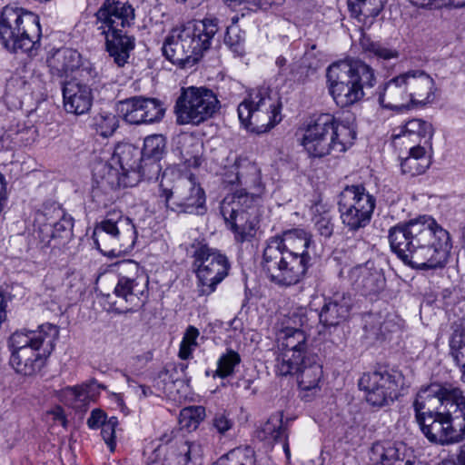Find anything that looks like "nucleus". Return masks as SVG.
Listing matches in <instances>:
<instances>
[{
    "label": "nucleus",
    "mask_w": 465,
    "mask_h": 465,
    "mask_svg": "<svg viewBox=\"0 0 465 465\" xmlns=\"http://www.w3.org/2000/svg\"><path fill=\"white\" fill-rule=\"evenodd\" d=\"M412 406L430 442L444 446L465 439V395L459 386L431 382L419 391Z\"/></svg>",
    "instance_id": "obj_1"
},
{
    "label": "nucleus",
    "mask_w": 465,
    "mask_h": 465,
    "mask_svg": "<svg viewBox=\"0 0 465 465\" xmlns=\"http://www.w3.org/2000/svg\"><path fill=\"white\" fill-rule=\"evenodd\" d=\"M388 239L391 252L416 270L442 269L452 248L449 232L430 215L398 223L389 230Z\"/></svg>",
    "instance_id": "obj_2"
},
{
    "label": "nucleus",
    "mask_w": 465,
    "mask_h": 465,
    "mask_svg": "<svg viewBox=\"0 0 465 465\" xmlns=\"http://www.w3.org/2000/svg\"><path fill=\"white\" fill-rule=\"evenodd\" d=\"M58 335L56 326L45 323L37 330L15 331L7 339L9 364L20 375H35L45 366Z\"/></svg>",
    "instance_id": "obj_3"
},
{
    "label": "nucleus",
    "mask_w": 465,
    "mask_h": 465,
    "mask_svg": "<svg viewBox=\"0 0 465 465\" xmlns=\"http://www.w3.org/2000/svg\"><path fill=\"white\" fill-rule=\"evenodd\" d=\"M326 78L329 93L340 107L361 101L377 82L374 69L361 60L331 64Z\"/></svg>",
    "instance_id": "obj_4"
},
{
    "label": "nucleus",
    "mask_w": 465,
    "mask_h": 465,
    "mask_svg": "<svg viewBox=\"0 0 465 465\" xmlns=\"http://www.w3.org/2000/svg\"><path fill=\"white\" fill-rule=\"evenodd\" d=\"M355 138L352 122L340 121L331 114H322L305 129L302 145L310 157L322 158L331 153L345 152Z\"/></svg>",
    "instance_id": "obj_5"
},
{
    "label": "nucleus",
    "mask_w": 465,
    "mask_h": 465,
    "mask_svg": "<svg viewBox=\"0 0 465 465\" xmlns=\"http://www.w3.org/2000/svg\"><path fill=\"white\" fill-rule=\"evenodd\" d=\"M38 16L22 8L6 5L0 15V43L10 53L35 55L40 47Z\"/></svg>",
    "instance_id": "obj_6"
},
{
    "label": "nucleus",
    "mask_w": 465,
    "mask_h": 465,
    "mask_svg": "<svg viewBox=\"0 0 465 465\" xmlns=\"http://www.w3.org/2000/svg\"><path fill=\"white\" fill-rule=\"evenodd\" d=\"M93 239L97 249L109 257H117L132 251L137 239L134 222L121 212L114 211L96 224Z\"/></svg>",
    "instance_id": "obj_7"
},
{
    "label": "nucleus",
    "mask_w": 465,
    "mask_h": 465,
    "mask_svg": "<svg viewBox=\"0 0 465 465\" xmlns=\"http://www.w3.org/2000/svg\"><path fill=\"white\" fill-rule=\"evenodd\" d=\"M279 245L266 244L261 266L272 283L280 287H289L300 282L310 266L311 253L283 252Z\"/></svg>",
    "instance_id": "obj_8"
},
{
    "label": "nucleus",
    "mask_w": 465,
    "mask_h": 465,
    "mask_svg": "<svg viewBox=\"0 0 465 465\" xmlns=\"http://www.w3.org/2000/svg\"><path fill=\"white\" fill-rule=\"evenodd\" d=\"M220 212L227 228L238 243L251 242L256 234L259 219L256 198L248 193H233L224 197Z\"/></svg>",
    "instance_id": "obj_9"
},
{
    "label": "nucleus",
    "mask_w": 465,
    "mask_h": 465,
    "mask_svg": "<svg viewBox=\"0 0 465 465\" xmlns=\"http://www.w3.org/2000/svg\"><path fill=\"white\" fill-rule=\"evenodd\" d=\"M118 281L114 295L118 299L113 302L124 305L116 308L119 312H136L143 308L148 298L149 277L134 260H124L117 263Z\"/></svg>",
    "instance_id": "obj_10"
},
{
    "label": "nucleus",
    "mask_w": 465,
    "mask_h": 465,
    "mask_svg": "<svg viewBox=\"0 0 465 465\" xmlns=\"http://www.w3.org/2000/svg\"><path fill=\"white\" fill-rule=\"evenodd\" d=\"M241 123L251 132L263 134L281 122V104L265 89L249 94L238 105Z\"/></svg>",
    "instance_id": "obj_11"
},
{
    "label": "nucleus",
    "mask_w": 465,
    "mask_h": 465,
    "mask_svg": "<svg viewBox=\"0 0 465 465\" xmlns=\"http://www.w3.org/2000/svg\"><path fill=\"white\" fill-rule=\"evenodd\" d=\"M160 441L148 465H203L205 445L201 440L190 441L170 430Z\"/></svg>",
    "instance_id": "obj_12"
},
{
    "label": "nucleus",
    "mask_w": 465,
    "mask_h": 465,
    "mask_svg": "<svg viewBox=\"0 0 465 465\" xmlns=\"http://www.w3.org/2000/svg\"><path fill=\"white\" fill-rule=\"evenodd\" d=\"M375 206V197L361 184L347 185L338 195L341 222L351 232H357L370 223Z\"/></svg>",
    "instance_id": "obj_13"
},
{
    "label": "nucleus",
    "mask_w": 465,
    "mask_h": 465,
    "mask_svg": "<svg viewBox=\"0 0 465 465\" xmlns=\"http://www.w3.org/2000/svg\"><path fill=\"white\" fill-rule=\"evenodd\" d=\"M170 173L173 171L168 168L163 172L159 185V196L166 208L175 213L203 214L206 210L203 189L192 177L180 179L172 188H168L164 180Z\"/></svg>",
    "instance_id": "obj_14"
},
{
    "label": "nucleus",
    "mask_w": 465,
    "mask_h": 465,
    "mask_svg": "<svg viewBox=\"0 0 465 465\" xmlns=\"http://www.w3.org/2000/svg\"><path fill=\"white\" fill-rule=\"evenodd\" d=\"M219 108L216 94L206 87L182 88L174 113L179 124L198 125L211 118Z\"/></svg>",
    "instance_id": "obj_15"
},
{
    "label": "nucleus",
    "mask_w": 465,
    "mask_h": 465,
    "mask_svg": "<svg viewBox=\"0 0 465 465\" xmlns=\"http://www.w3.org/2000/svg\"><path fill=\"white\" fill-rule=\"evenodd\" d=\"M196 267L197 291L200 296H208L215 292L219 283L228 275L230 262L219 250L200 244L193 252Z\"/></svg>",
    "instance_id": "obj_16"
},
{
    "label": "nucleus",
    "mask_w": 465,
    "mask_h": 465,
    "mask_svg": "<svg viewBox=\"0 0 465 465\" xmlns=\"http://www.w3.org/2000/svg\"><path fill=\"white\" fill-rule=\"evenodd\" d=\"M400 375L387 370L364 373L359 387L366 392V401L374 407H384L392 403L399 395Z\"/></svg>",
    "instance_id": "obj_17"
},
{
    "label": "nucleus",
    "mask_w": 465,
    "mask_h": 465,
    "mask_svg": "<svg viewBox=\"0 0 465 465\" xmlns=\"http://www.w3.org/2000/svg\"><path fill=\"white\" fill-rule=\"evenodd\" d=\"M193 65L210 49L212 39L218 32L217 19L193 20L177 26Z\"/></svg>",
    "instance_id": "obj_18"
},
{
    "label": "nucleus",
    "mask_w": 465,
    "mask_h": 465,
    "mask_svg": "<svg viewBox=\"0 0 465 465\" xmlns=\"http://www.w3.org/2000/svg\"><path fill=\"white\" fill-rule=\"evenodd\" d=\"M73 226L72 217L55 204L45 206L35 218V232L45 245H49L53 240L68 239Z\"/></svg>",
    "instance_id": "obj_19"
},
{
    "label": "nucleus",
    "mask_w": 465,
    "mask_h": 465,
    "mask_svg": "<svg viewBox=\"0 0 465 465\" xmlns=\"http://www.w3.org/2000/svg\"><path fill=\"white\" fill-rule=\"evenodd\" d=\"M166 108L157 98L133 96L117 104V112L130 124H150L159 123L164 116Z\"/></svg>",
    "instance_id": "obj_20"
},
{
    "label": "nucleus",
    "mask_w": 465,
    "mask_h": 465,
    "mask_svg": "<svg viewBox=\"0 0 465 465\" xmlns=\"http://www.w3.org/2000/svg\"><path fill=\"white\" fill-rule=\"evenodd\" d=\"M278 354L276 357V372L282 376L296 368V360L310 354L307 351V336L305 331H279L277 338Z\"/></svg>",
    "instance_id": "obj_21"
},
{
    "label": "nucleus",
    "mask_w": 465,
    "mask_h": 465,
    "mask_svg": "<svg viewBox=\"0 0 465 465\" xmlns=\"http://www.w3.org/2000/svg\"><path fill=\"white\" fill-rule=\"evenodd\" d=\"M94 16L95 25L100 33L124 30L134 24L135 9L127 1L104 0Z\"/></svg>",
    "instance_id": "obj_22"
},
{
    "label": "nucleus",
    "mask_w": 465,
    "mask_h": 465,
    "mask_svg": "<svg viewBox=\"0 0 465 465\" xmlns=\"http://www.w3.org/2000/svg\"><path fill=\"white\" fill-rule=\"evenodd\" d=\"M409 108L424 106L434 100L435 82L425 71L411 69L403 73Z\"/></svg>",
    "instance_id": "obj_23"
},
{
    "label": "nucleus",
    "mask_w": 465,
    "mask_h": 465,
    "mask_svg": "<svg viewBox=\"0 0 465 465\" xmlns=\"http://www.w3.org/2000/svg\"><path fill=\"white\" fill-rule=\"evenodd\" d=\"M354 299L349 292H336L323 296V303L318 312L319 322L324 327H335L350 317Z\"/></svg>",
    "instance_id": "obj_24"
},
{
    "label": "nucleus",
    "mask_w": 465,
    "mask_h": 465,
    "mask_svg": "<svg viewBox=\"0 0 465 465\" xmlns=\"http://www.w3.org/2000/svg\"><path fill=\"white\" fill-rule=\"evenodd\" d=\"M111 158L113 163L120 168L124 187H133L140 182L139 165L142 154L138 148L130 143L119 144Z\"/></svg>",
    "instance_id": "obj_25"
},
{
    "label": "nucleus",
    "mask_w": 465,
    "mask_h": 465,
    "mask_svg": "<svg viewBox=\"0 0 465 465\" xmlns=\"http://www.w3.org/2000/svg\"><path fill=\"white\" fill-rule=\"evenodd\" d=\"M351 279L354 289L365 296L379 293L385 285L382 270L371 261L354 267L351 272Z\"/></svg>",
    "instance_id": "obj_26"
},
{
    "label": "nucleus",
    "mask_w": 465,
    "mask_h": 465,
    "mask_svg": "<svg viewBox=\"0 0 465 465\" xmlns=\"http://www.w3.org/2000/svg\"><path fill=\"white\" fill-rule=\"evenodd\" d=\"M63 98L64 110L76 115L88 113L94 99L91 87L77 79L64 84Z\"/></svg>",
    "instance_id": "obj_27"
},
{
    "label": "nucleus",
    "mask_w": 465,
    "mask_h": 465,
    "mask_svg": "<svg viewBox=\"0 0 465 465\" xmlns=\"http://www.w3.org/2000/svg\"><path fill=\"white\" fill-rule=\"evenodd\" d=\"M233 167L235 169L234 179L227 177L226 182L242 186L243 190L237 193H248L249 196L253 195L256 198V202H258L259 195L263 191L259 167L248 159L235 161Z\"/></svg>",
    "instance_id": "obj_28"
},
{
    "label": "nucleus",
    "mask_w": 465,
    "mask_h": 465,
    "mask_svg": "<svg viewBox=\"0 0 465 465\" xmlns=\"http://www.w3.org/2000/svg\"><path fill=\"white\" fill-rule=\"evenodd\" d=\"M100 34L104 36L105 51L114 63L119 67L124 66L135 47L134 36L128 35L124 29L110 30Z\"/></svg>",
    "instance_id": "obj_29"
},
{
    "label": "nucleus",
    "mask_w": 465,
    "mask_h": 465,
    "mask_svg": "<svg viewBox=\"0 0 465 465\" xmlns=\"http://www.w3.org/2000/svg\"><path fill=\"white\" fill-rule=\"evenodd\" d=\"M380 104L385 108H409L404 74L401 73L380 85L376 91Z\"/></svg>",
    "instance_id": "obj_30"
},
{
    "label": "nucleus",
    "mask_w": 465,
    "mask_h": 465,
    "mask_svg": "<svg viewBox=\"0 0 465 465\" xmlns=\"http://www.w3.org/2000/svg\"><path fill=\"white\" fill-rule=\"evenodd\" d=\"M295 361L296 368L287 375H296L299 387L302 391L316 389L322 376V368L318 362V357L310 353Z\"/></svg>",
    "instance_id": "obj_31"
},
{
    "label": "nucleus",
    "mask_w": 465,
    "mask_h": 465,
    "mask_svg": "<svg viewBox=\"0 0 465 465\" xmlns=\"http://www.w3.org/2000/svg\"><path fill=\"white\" fill-rule=\"evenodd\" d=\"M314 243L311 233L301 228L285 231L282 235H276L267 240L266 244L279 245L283 252L310 253V248Z\"/></svg>",
    "instance_id": "obj_32"
},
{
    "label": "nucleus",
    "mask_w": 465,
    "mask_h": 465,
    "mask_svg": "<svg viewBox=\"0 0 465 465\" xmlns=\"http://www.w3.org/2000/svg\"><path fill=\"white\" fill-rule=\"evenodd\" d=\"M371 460L381 465H414L406 457V447L402 443L386 441L375 443L371 450Z\"/></svg>",
    "instance_id": "obj_33"
},
{
    "label": "nucleus",
    "mask_w": 465,
    "mask_h": 465,
    "mask_svg": "<svg viewBox=\"0 0 465 465\" xmlns=\"http://www.w3.org/2000/svg\"><path fill=\"white\" fill-rule=\"evenodd\" d=\"M47 64L54 78H67L80 66V54L71 48L57 49L47 59Z\"/></svg>",
    "instance_id": "obj_34"
},
{
    "label": "nucleus",
    "mask_w": 465,
    "mask_h": 465,
    "mask_svg": "<svg viewBox=\"0 0 465 465\" xmlns=\"http://www.w3.org/2000/svg\"><path fill=\"white\" fill-rule=\"evenodd\" d=\"M258 437L262 440L282 443V449L287 458L290 457V447L288 442V430L283 422L282 412L272 414L258 430Z\"/></svg>",
    "instance_id": "obj_35"
},
{
    "label": "nucleus",
    "mask_w": 465,
    "mask_h": 465,
    "mask_svg": "<svg viewBox=\"0 0 465 465\" xmlns=\"http://www.w3.org/2000/svg\"><path fill=\"white\" fill-rule=\"evenodd\" d=\"M93 180L96 184L97 189L104 192L107 190H114L121 186L124 187V180L120 170L113 163L112 159L110 162L98 161L93 165Z\"/></svg>",
    "instance_id": "obj_36"
},
{
    "label": "nucleus",
    "mask_w": 465,
    "mask_h": 465,
    "mask_svg": "<svg viewBox=\"0 0 465 465\" xmlns=\"http://www.w3.org/2000/svg\"><path fill=\"white\" fill-rule=\"evenodd\" d=\"M162 51L165 58L173 64H178L181 67L193 66L190 54L185 49L183 37L177 27L172 29L165 38Z\"/></svg>",
    "instance_id": "obj_37"
},
{
    "label": "nucleus",
    "mask_w": 465,
    "mask_h": 465,
    "mask_svg": "<svg viewBox=\"0 0 465 465\" xmlns=\"http://www.w3.org/2000/svg\"><path fill=\"white\" fill-rule=\"evenodd\" d=\"M430 164L424 145L418 143L410 148L409 156L401 159V169L403 174L413 177L425 173Z\"/></svg>",
    "instance_id": "obj_38"
},
{
    "label": "nucleus",
    "mask_w": 465,
    "mask_h": 465,
    "mask_svg": "<svg viewBox=\"0 0 465 465\" xmlns=\"http://www.w3.org/2000/svg\"><path fill=\"white\" fill-rule=\"evenodd\" d=\"M433 136V127L431 124L421 119H411L404 126V130L398 134H393L394 139L406 138L411 143L430 144Z\"/></svg>",
    "instance_id": "obj_39"
},
{
    "label": "nucleus",
    "mask_w": 465,
    "mask_h": 465,
    "mask_svg": "<svg viewBox=\"0 0 465 465\" xmlns=\"http://www.w3.org/2000/svg\"><path fill=\"white\" fill-rule=\"evenodd\" d=\"M313 312L304 307H298L291 310L280 320L279 331H304L303 328H311V318Z\"/></svg>",
    "instance_id": "obj_40"
},
{
    "label": "nucleus",
    "mask_w": 465,
    "mask_h": 465,
    "mask_svg": "<svg viewBox=\"0 0 465 465\" xmlns=\"http://www.w3.org/2000/svg\"><path fill=\"white\" fill-rule=\"evenodd\" d=\"M180 156L186 168H197L202 163L203 144L192 136H183L180 139Z\"/></svg>",
    "instance_id": "obj_41"
},
{
    "label": "nucleus",
    "mask_w": 465,
    "mask_h": 465,
    "mask_svg": "<svg viewBox=\"0 0 465 465\" xmlns=\"http://www.w3.org/2000/svg\"><path fill=\"white\" fill-rule=\"evenodd\" d=\"M348 8L351 16L374 18L380 15L384 7V0H347Z\"/></svg>",
    "instance_id": "obj_42"
},
{
    "label": "nucleus",
    "mask_w": 465,
    "mask_h": 465,
    "mask_svg": "<svg viewBox=\"0 0 465 465\" xmlns=\"http://www.w3.org/2000/svg\"><path fill=\"white\" fill-rule=\"evenodd\" d=\"M166 152V140L162 134L147 136L143 141V147L140 151L143 161H161Z\"/></svg>",
    "instance_id": "obj_43"
},
{
    "label": "nucleus",
    "mask_w": 465,
    "mask_h": 465,
    "mask_svg": "<svg viewBox=\"0 0 465 465\" xmlns=\"http://www.w3.org/2000/svg\"><path fill=\"white\" fill-rule=\"evenodd\" d=\"M361 45L363 52L367 54L370 58H376L379 61H389L399 57V52L397 50L388 48L380 42L363 39Z\"/></svg>",
    "instance_id": "obj_44"
},
{
    "label": "nucleus",
    "mask_w": 465,
    "mask_h": 465,
    "mask_svg": "<svg viewBox=\"0 0 465 465\" xmlns=\"http://www.w3.org/2000/svg\"><path fill=\"white\" fill-rule=\"evenodd\" d=\"M240 363V354L232 349H227L217 361V370L214 371L213 377L218 376L224 379L232 376L234 373V368Z\"/></svg>",
    "instance_id": "obj_45"
},
{
    "label": "nucleus",
    "mask_w": 465,
    "mask_h": 465,
    "mask_svg": "<svg viewBox=\"0 0 465 465\" xmlns=\"http://www.w3.org/2000/svg\"><path fill=\"white\" fill-rule=\"evenodd\" d=\"M253 450L247 448L232 450L219 460V465H254Z\"/></svg>",
    "instance_id": "obj_46"
},
{
    "label": "nucleus",
    "mask_w": 465,
    "mask_h": 465,
    "mask_svg": "<svg viewBox=\"0 0 465 465\" xmlns=\"http://www.w3.org/2000/svg\"><path fill=\"white\" fill-rule=\"evenodd\" d=\"M93 126L101 136L108 137L117 129L118 119L115 114L103 111L94 117Z\"/></svg>",
    "instance_id": "obj_47"
},
{
    "label": "nucleus",
    "mask_w": 465,
    "mask_h": 465,
    "mask_svg": "<svg viewBox=\"0 0 465 465\" xmlns=\"http://www.w3.org/2000/svg\"><path fill=\"white\" fill-rule=\"evenodd\" d=\"M205 417V408L203 406H190L183 408L180 412V423L188 429H196Z\"/></svg>",
    "instance_id": "obj_48"
},
{
    "label": "nucleus",
    "mask_w": 465,
    "mask_h": 465,
    "mask_svg": "<svg viewBox=\"0 0 465 465\" xmlns=\"http://www.w3.org/2000/svg\"><path fill=\"white\" fill-rule=\"evenodd\" d=\"M465 346V325L461 322V323L454 329L450 339V355L452 356L454 361L457 364H460L461 359L463 357V353L460 350Z\"/></svg>",
    "instance_id": "obj_49"
},
{
    "label": "nucleus",
    "mask_w": 465,
    "mask_h": 465,
    "mask_svg": "<svg viewBox=\"0 0 465 465\" xmlns=\"http://www.w3.org/2000/svg\"><path fill=\"white\" fill-rule=\"evenodd\" d=\"M200 332L194 326H189L180 344L178 356L182 360H187L192 356L193 351L197 347V338Z\"/></svg>",
    "instance_id": "obj_50"
},
{
    "label": "nucleus",
    "mask_w": 465,
    "mask_h": 465,
    "mask_svg": "<svg viewBox=\"0 0 465 465\" xmlns=\"http://www.w3.org/2000/svg\"><path fill=\"white\" fill-rule=\"evenodd\" d=\"M244 37L241 29L237 25L227 27L224 36L225 45L237 55H242L243 49Z\"/></svg>",
    "instance_id": "obj_51"
},
{
    "label": "nucleus",
    "mask_w": 465,
    "mask_h": 465,
    "mask_svg": "<svg viewBox=\"0 0 465 465\" xmlns=\"http://www.w3.org/2000/svg\"><path fill=\"white\" fill-rule=\"evenodd\" d=\"M162 173V165L160 164V161H141L139 165V174L140 181L147 180V181H157Z\"/></svg>",
    "instance_id": "obj_52"
},
{
    "label": "nucleus",
    "mask_w": 465,
    "mask_h": 465,
    "mask_svg": "<svg viewBox=\"0 0 465 465\" xmlns=\"http://www.w3.org/2000/svg\"><path fill=\"white\" fill-rule=\"evenodd\" d=\"M314 227L318 233L324 237L330 238L334 232L333 217L329 213H323L314 217Z\"/></svg>",
    "instance_id": "obj_53"
},
{
    "label": "nucleus",
    "mask_w": 465,
    "mask_h": 465,
    "mask_svg": "<svg viewBox=\"0 0 465 465\" xmlns=\"http://www.w3.org/2000/svg\"><path fill=\"white\" fill-rule=\"evenodd\" d=\"M233 425V420L225 411L216 412L212 420L213 428L221 435H225Z\"/></svg>",
    "instance_id": "obj_54"
},
{
    "label": "nucleus",
    "mask_w": 465,
    "mask_h": 465,
    "mask_svg": "<svg viewBox=\"0 0 465 465\" xmlns=\"http://www.w3.org/2000/svg\"><path fill=\"white\" fill-rule=\"evenodd\" d=\"M118 424L116 417H111L107 422L101 427V435L111 451L115 448V427Z\"/></svg>",
    "instance_id": "obj_55"
},
{
    "label": "nucleus",
    "mask_w": 465,
    "mask_h": 465,
    "mask_svg": "<svg viewBox=\"0 0 465 465\" xmlns=\"http://www.w3.org/2000/svg\"><path fill=\"white\" fill-rule=\"evenodd\" d=\"M173 383V375L167 368L159 371L157 378L154 381L153 386L161 392H166L170 390V385Z\"/></svg>",
    "instance_id": "obj_56"
},
{
    "label": "nucleus",
    "mask_w": 465,
    "mask_h": 465,
    "mask_svg": "<svg viewBox=\"0 0 465 465\" xmlns=\"http://www.w3.org/2000/svg\"><path fill=\"white\" fill-rule=\"evenodd\" d=\"M379 328L374 331V334L382 339H386L387 335L398 330L399 325L394 322L391 317H387L382 322H378Z\"/></svg>",
    "instance_id": "obj_57"
},
{
    "label": "nucleus",
    "mask_w": 465,
    "mask_h": 465,
    "mask_svg": "<svg viewBox=\"0 0 465 465\" xmlns=\"http://www.w3.org/2000/svg\"><path fill=\"white\" fill-rule=\"evenodd\" d=\"M106 414L100 409L92 411L90 417L87 419V426L92 430H97L107 422Z\"/></svg>",
    "instance_id": "obj_58"
},
{
    "label": "nucleus",
    "mask_w": 465,
    "mask_h": 465,
    "mask_svg": "<svg viewBox=\"0 0 465 465\" xmlns=\"http://www.w3.org/2000/svg\"><path fill=\"white\" fill-rule=\"evenodd\" d=\"M16 136V143L23 146H28L35 141L37 137V131L34 128H25L18 132Z\"/></svg>",
    "instance_id": "obj_59"
},
{
    "label": "nucleus",
    "mask_w": 465,
    "mask_h": 465,
    "mask_svg": "<svg viewBox=\"0 0 465 465\" xmlns=\"http://www.w3.org/2000/svg\"><path fill=\"white\" fill-rule=\"evenodd\" d=\"M63 393L64 397L72 401H81L83 397L85 398L87 396V391L84 386L66 387Z\"/></svg>",
    "instance_id": "obj_60"
},
{
    "label": "nucleus",
    "mask_w": 465,
    "mask_h": 465,
    "mask_svg": "<svg viewBox=\"0 0 465 465\" xmlns=\"http://www.w3.org/2000/svg\"><path fill=\"white\" fill-rule=\"evenodd\" d=\"M240 3H250L260 9L267 10L273 5H281L284 0H238Z\"/></svg>",
    "instance_id": "obj_61"
},
{
    "label": "nucleus",
    "mask_w": 465,
    "mask_h": 465,
    "mask_svg": "<svg viewBox=\"0 0 465 465\" xmlns=\"http://www.w3.org/2000/svg\"><path fill=\"white\" fill-rule=\"evenodd\" d=\"M439 465H465V444L460 447V452L457 455V462L447 460H443Z\"/></svg>",
    "instance_id": "obj_62"
},
{
    "label": "nucleus",
    "mask_w": 465,
    "mask_h": 465,
    "mask_svg": "<svg viewBox=\"0 0 465 465\" xmlns=\"http://www.w3.org/2000/svg\"><path fill=\"white\" fill-rule=\"evenodd\" d=\"M414 5L421 8H439L440 0H410Z\"/></svg>",
    "instance_id": "obj_63"
},
{
    "label": "nucleus",
    "mask_w": 465,
    "mask_h": 465,
    "mask_svg": "<svg viewBox=\"0 0 465 465\" xmlns=\"http://www.w3.org/2000/svg\"><path fill=\"white\" fill-rule=\"evenodd\" d=\"M447 5L455 8L465 7V0H440V7Z\"/></svg>",
    "instance_id": "obj_64"
}]
</instances>
